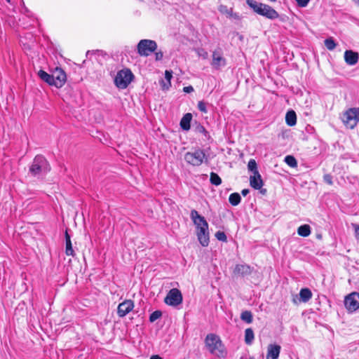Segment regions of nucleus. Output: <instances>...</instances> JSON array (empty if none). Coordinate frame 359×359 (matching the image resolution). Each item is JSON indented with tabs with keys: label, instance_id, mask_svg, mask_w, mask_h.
<instances>
[{
	"label": "nucleus",
	"instance_id": "nucleus-46",
	"mask_svg": "<svg viewBox=\"0 0 359 359\" xmlns=\"http://www.w3.org/2000/svg\"><path fill=\"white\" fill-rule=\"evenodd\" d=\"M354 1H355L357 4H359V0H353Z\"/></svg>",
	"mask_w": 359,
	"mask_h": 359
},
{
	"label": "nucleus",
	"instance_id": "nucleus-18",
	"mask_svg": "<svg viewBox=\"0 0 359 359\" xmlns=\"http://www.w3.org/2000/svg\"><path fill=\"white\" fill-rule=\"evenodd\" d=\"M233 273L244 276L251 273V269L247 264H238L236 266Z\"/></svg>",
	"mask_w": 359,
	"mask_h": 359
},
{
	"label": "nucleus",
	"instance_id": "nucleus-28",
	"mask_svg": "<svg viewBox=\"0 0 359 359\" xmlns=\"http://www.w3.org/2000/svg\"><path fill=\"white\" fill-rule=\"evenodd\" d=\"M210 181L212 184L215 186H219L222 184V179L220 177L217 173L213 172L210 173Z\"/></svg>",
	"mask_w": 359,
	"mask_h": 359
},
{
	"label": "nucleus",
	"instance_id": "nucleus-2",
	"mask_svg": "<svg viewBox=\"0 0 359 359\" xmlns=\"http://www.w3.org/2000/svg\"><path fill=\"white\" fill-rule=\"evenodd\" d=\"M205 345L209 351L219 358L226 355V351L219 336L215 334H209L205 337Z\"/></svg>",
	"mask_w": 359,
	"mask_h": 359
},
{
	"label": "nucleus",
	"instance_id": "nucleus-37",
	"mask_svg": "<svg viewBox=\"0 0 359 359\" xmlns=\"http://www.w3.org/2000/svg\"><path fill=\"white\" fill-rule=\"evenodd\" d=\"M198 109L201 111H202L203 113H206L207 112L206 103L204 102L203 101H199L198 103Z\"/></svg>",
	"mask_w": 359,
	"mask_h": 359
},
{
	"label": "nucleus",
	"instance_id": "nucleus-49",
	"mask_svg": "<svg viewBox=\"0 0 359 359\" xmlns=\"http://www.w3.org/2000/svg\"><path fill=\"white\" fill-rule=\"evenodd\" d=\"M318 238H321V236H320V235L318 236Z\"/></svg>",
	"mask_w": 359,
	"mask_h": 359
},
{
	"label": "nucleus",
	"instance_id": "nucleus-32",
	"mask_svg": "<svg viewBox=\"0 0 359 359\" xmlns=\"http://www.w3.org/2000/svg\"><path fill=\"white\" fill-rule=\"evenodd\" d=\"M248 168L250 171H251L252 173H256V171H258L257 170V165L254 159H250L248 164Z\"/></svg>",
	"mask_w": 359,
	"mask_h": 359
},
{
	"label": "nucleus",
	"instance_id": "nucleus-48",
	"mask_svg": "<svg viewBox=\"0 0 359 359\" xmlns=\"http://www.w3.org/2000/svg\"><path fill=\"white\" fill-rule=\"evenodd\" d=\"M248 359H255L254 357H249Z\"/></svg>",
	"mask_w": 359,
	"mask_h": 359
},
{
	"label": "nucleus",
	"instance_id": "nucleus-24",
	"mask_svg": "<svg viewBox=\"0 0 359 359\" xmlns=\"http://www.w3.org/2000/svg\"><path fill=\"white\" fill-rule=\"evenodd\" d=\"M297 233L303 237H307L311 234V227L308 224L300 226L297 229Z\"/></svg>",
	"mask_w": 359,
	"mask_h": 359
},
{
	"label": "nucleus",
	"instance_id": "nucleus-39",
	"mask_svg": "<svg viewBox=\"0 0 359 359\" xmlns=\"http://www.w3.org/2000/svg\"><path fill=\"white\" fill-rule=\"evenodd\" d=\"M295 1H297V4L299 7L303 8V7H306L308 5L310 0H295Z\"/></svg>",
	"mask_w": 359,
	"mask_h": 359
},
{
	"label": "nucleus",
	"instance_id": "nucleus-5",
	"mask_svg": "<svg viewBox=\"0 0 359 359\" xmlns=\"http://www.w3.org/2000/svg\"><path fill=\"white\" fill-rule=\"evenodd\" d=\"M133 78L134 76L129 69H123L118 72L114 82L118 88L125 89L131 83Z\"/></svg>",
	"mask_w": 359,
	"mask_h": 359
},
{
	"label": "nucleus",
	"instance_id": "nucleus-36",
	"mask_svg": "<svg viewBox=\"0 0 359 359\" xmlns=\"http://www.w3.org/2000/svg\"><path fill=\"white\" fill-rule=\"evenodd\" d=\"M197 54L199 57H202L203 59H207L208 57V53L207 51L202 48H198L197 50Z\"/></svg>",
	"mask_w": 359,
	"mask_h": 359
},
{
	"label": "nucleus",
	"instance_id": "nucleus-9",
	"mask_svg": "<svg viewBox=\"0 0 359 359\" xmlns=\"http://www.w3.org/2000/svg\"><path fill=\"white\" fill-rule=\"evenodd\" d=\"M66 80L67 76L65 72L61 68L56 67L53 72L52 86L58 88H61L65 85Z\"/></svg>",
	"mask_w": 359,
	"mask_h": 359
},
{
	"label": "nucleus",
	"instance_id": "nucleus-43",
	"mask_svg": "<svg viewBox=\"0 0 359 359\" xmlns=\"http://www.w3.org/2000/svg\"><path fill=\"white\" fill-rule=\"evenodd\" d=\"M194 90V88L192 86H187V87H184V91L185 93H189L191 92H192Z\"/></svg>",
	"mask_w": 359,
	"mask_h": 359
},
{
	"label": "nucleus",
	"instance_id": "nucleus-10",
	"mask_svg": "<svg viewBox=\"0 0 359 359\" xmlns=\"http://www.w3.org/2000/svg\"><path fill=\"white\" fill-rule=\"evenodd\" d=\"M346 308L349 311H355L359 308V293L353 292L348 295L344 300Z\"/></svg>",
	"mask_w": 359,
	"mask_h": 359
},
{
	"label": "nucleus",
	"instance_id": "nucleus-14",
	"mask_svg": "<svg viewBox=\"0 0 359 359\" xmlns=\"http://www.w3.org/2000/svg\"><path fill=\"white\" fill-rule=\"evenodd\" d=\"M252 174L253 175L250 177V186L255 189H260L263 186V181L261 175L258 171H256V173Z\"/></svg>",
	"mask_w": 359,
	"mask_h": 359
},
{
	"label": "nucleus",
	"instance_id": "nucleus-19",
	"mask_svg": "<svg viewBox=\"0 0 359 359\" xmlns=\"http://www.w3.org/2000/svg\"><path fill=\"white\" fill-rule=\"evenodd\" d=\"M192 119V115L190 113L186 114L180 121V127L184 130H189L190 129V123Z\"/></svg>",
	"mask_w": 359,
	"mask_h": 359
},
{
	"label": "nucleus",
	"instance_id": "nucleus-8",
	"mask_svg": "<svg viewBox=\"0 0 359 359\" xmlns=\"http://www.w3.org/2000/svg\"><path fill=\"white\" fill-rule=\"evenodd\" d=\"M182 299L181 292L177 288H172L167 294L164 302L169 306H177L182 304Z\"/></svg>",
	"mask_w": 359,
	"mask_h": 359
},
{
	"label": "nucleus",
	"instance_id": "nucleus-29",
	"mask_svg": "<svg viewBox=\"0 0 359 359\" xmlns=\"http://www.w3.org/2000/svg\"><path fill=\"white\" fill-rule=\"evenodd\" d=\"M241 318L242 320L248 323H251L252 322V315L250 311H245L242 312L241 315Z\"/></svg>",
	"mask_w": 359,
	"mask_h": 359
},
{
	"label": "nucleus",
	"instance_id": "nucleus-40",
	"mask_svg": "<svg viewBox=\"0 0 359 359\" xmlns=\"http://www.w3.org/2000/svg\"><path fill=\"white\" fill-rule=\"evenodd\" d=\"M196 131L199 133H203L205 135H206V134L208 133L205 128L201 125H198L196 128Z\"/></svg>",
	"mask_w": 359,
	"mask_h": 359
},
{
	"label": "nucleus",
	"instance_id": "nucleus-50",
	"mask_svg": "<svg viewBox=\"0 0 359 359\" xmlns=\"http://www.w3.org/2000/svg\"><path fill=\"white\" fill-rule=\"evenodd\" d=\"M6 1H7V2H8V3L11 1V0H6Z\"/></svg>",
	"mask_w": 359,
	"mask_h": 359
},
{
	"label": "nucleus",
	"instance_id": "nucleus-13",
	"mask_svg": "<svg viewBox=\"0 0 359 359\" xmlns=\"http://www.w3.org/2000/svg\"><path fill=\"white\" fill-rule=\"evenodd\" d=\"M281 347L278 344H269L267 348L266 359H278Z\"/></svg>",
	"mask_w": 359,
	"mask_h": 359
},
{
	"label": "nucleus",
	"instance_id": "nucleus-3",
	"mask_svg": "<svg viewBox=\"0 0 359 359\" xmlns=\"http://www.w3.org/2000/svg\"><path fill=\"white\" fill-rule=\"evenodd\" d=\"M50 170L47 160L41 155H37L29 167V172L33 176H40L47 173Z\"/></svg>",
	"mask_w": 359,
	"mask_h": 359
},
{
	"label": "nucleus",
	"instance_id": "nucleus-35",
	"mask_svg": "<svg viewBox=\"0 0 359 359\" xmlns=\"http://www.w3.org/2000/svg\"><path fill=\"white\" fill-rule=\"evenodd\" d=\"M215 237L220 241L226 242L227 240L226 236L223 231H217L215 233Z\"/></svg>",
	"mask_w": 359,
	"mask_h": 359
},
{
	"label": "nucleus",
	"instance_id": "nucleus-27",
	"mask_svg": "<svg viewBox=\"0 0 359 359\" xmlns=\"http://www.w3.org/2000/svg\"><path fill=\"white\" fill-rule=\"evenodd\" d=\"M241 200V196L238 193H233L230 194L229 198V203L233 206L238 205L240 203Z\"/></svg>",
	"mask_w": 359,
	"mask_h": 359
},
{
	"label": "nucleus",
	"instance_id": "nucleus-26",
	"mask_svg": "<svg viewBox=\"0 0 359 359\" xmlns=\"http://www.w3.org/2000/svg\"><path fill=\"white\" fill-rule=\"evenodd\" d=\"M172 77V72L166 70L165 72V79L167 81V84H164V81H161V86L163 89H168L171 86L170 80Z\"/></svg>",
	"mask_w": 359,
	"mask_h": 359
},
{
	"label": "nucleus",
	"instance_id": "nucleus-30",
	"mask_svg": "<svg viewBox=\"0 0 359 359\" xmlns=\"http://www.w3.org/2000/svg\"><path fill=\"white\" fill-rule=\"evenodd\" d=\"M285 162L290 167L295 168L297 165V162L295 158L292 156H287L285 158Z\"/></svg>",
	"mask_w": 359,
	"mask_h": 359
},
{
	"label": "nucleus",
	"instance_id": "nucleus-1",
	"mask_svg": "<svg viewBox=\"0 0 359 359\" xmlns=\"http://www.w3.org/2000/svg\"><path fill=\"white\" fill-rule=\"evenodd\" d=\"M247 4L257 14L268 19L274 20L279 17L278 12L271 6L255 0H247Z\"/></svg>",
	"mask_w": 359,
	"mask_h": 359
},
{
	"label": "nucleus",
	"instance_id": "nucleus-23",
	"mask_svg": "<svg viewBox=\"0 0 359 359\" xmlns=\"http://www.w3.org/2000/svg\"><path fill=\"white\" fill-rule=\"evenodd\" d=\"M38 76L39 78L43 81L46 82L50 86H52L53 82V74H49L43 70H39L38 72Z\"/></svg>",
	"mask_w": 359,
	"mask_h": 359
},
{
	"label": "nucleus",
	"instance_id": "nucleus-6",
	"mask_svg": "<svg viewBox=\"0 0 359 359\" xmlns=\"http://www.w3.org/2000/svg\"><path fill=\"white\" fill-rule=\"evenodd\" d=\"M342 121L347 128L353 129L359 121V108L347 110L343 115Z\"/></svg>",
	"mask_w": 359,
	"mask_h": 359
},
{
	"label": "nucleus",
	"instance_id": "nucleus-33",
	"mask_svg": "<svg viewBox=\"0 0 359 359\" xmlns=\"http://www.w3.org/2000/svg\"><path fill=\"white\" fill-rule=\"evenodd\" d=\"M162 316V313L160 311H154L149 316L150 322L153 323L160 318Z\"/></svg>",
	"mask_w": 359,
	"mask_h": 359
},
{
	"label": "nucleus",
	"instance_id": "nucleus-11",
	"mask_svg": "<svg viewBox=\"0 0 359 359\" xmlns=\"http://www.w3.org/2000/svg\"><path fill=\"white\" fill-rule=\"evenodd\" d=\"M191 219H192L197 231L201 229H208V224L204 217L200 215L196 210H192L190 213Z\"/></svg>",
	"mask_w": 359,
	"mask_h": 359
},
{
	"label": "nucleus",
	"instance_id": "nucleus-44",
	"mask_svg": "<svg viewBox=\"0 0 359 359\" xmlns=\"http://www.w3.org/2000/svg\"><path fill=\"white\" fill-rule=\"evenodd\" d=\"M249 192H250L249 189H245L242 190L241 194H243V196H247V194H249Z\"/></svg>",
	"mask_w": 359,
	"mask_h": 359
},
{
	"label": "nucleus",
	"instance_id": "nucleus-7",
	"mask_svg": "<svg viewBox=\"0 0 359 359\" xmlns=\"http://www.w3.org/2000/svg\"><path fill=\"white\" fill-rule=\"evenodd\" d=\"M156 48V43L149 39H142L137 44L138 53L142 56H148L150 53L155 51Z\"/></svg>",
	"mask_w": 359,
	"mask_h": 359
},
{
	"label": "nucleus",
	"instance_id": "nucleus-21",
	"mask_svg": "<svg viewBox=\"0 0 359 359\" xmlns=\"http://www.w3.org/2000/svg\"><path fill=\"white\" fill-rule=\"evenodd\" d=\"M312 297V292L309 288H302L299 292V301L309 302Z\"/></svg>",
	"mask_w": 359,
	"mask_h": 359
},
{
	"label": "nucleus",
	"instance_id": "nucleus-38",
	"mask_svg": "<svg viewBox=\"0 0 359 359\" xmlns=\"http://www.w3.org/2000/svg\"><path fill=\"white\" fill-rule=\"evenodd\" d=\"M351 226L354 229L355 238L359 240V224L353 223Z\"/></svg>",
	"mask_w": 359,
	"mask_h": 359
},
{
	"label": "nucleus",
	"instance_id": "nucleus-47",
	"mask_svg": "<svg viewBox=\"0 0 359 359\" xmlns=\"http://www.w3.org/2000/svg\"><path fill=\"white\" fill-rule=\"evenodd\" d=\"M293 302L297 304V302H296V299H293Z\"/></svg>",
	"mask_w": 359,
	"mask_h": 359
},
{
	"label": "nucleus",
	"instance_id": "nucleus-25",
	"mask_svg": "<svg viewBox=\"0 0 359 359\" xmlns=\"http://www.w3.org/2000/svg\"><path fill=\"white\" fill-rule=\"evenodd\" d=\"M255 339L254 332L252 328H247L245 330V342L248 345L252 344Z\"/></svg>",
	"mask_w": 359,
	"mask_h": 359
},
{
	"label": "nucleus",
	"instance_id": "nucleus-42",
	"mask_svg": "<svg viewBox=\"0 0 359 359\" xmlns=\"http://www.w3.org/2000/svg\"><path fill=\"white\" fill-rule=\"evenodd\" d=\"M155 56H156V60H161L163 58V53L157 52V53H156Z\"/></svg>",
	"mask_w": 359,
	"mask_h": 359
},
{
	"label": "nucleus",
	"instance_id": "nucleus-45",
	"mask_svg": "<svg viewBox=\"0 0 359 359\" xmlns=\"http://www.w3.org/2000/svg\"><path fill=\"white\" fill-rule=\"evenodd\" d=\"M150 359H162L160 356L157 355H152Z\"/></svg>",
	"mask_w": 359,
	"mask_h": 359
},
{
	"label": "nucleus",
	"instance_id": "nucleus-22",
	"mask_svg": "<svg viewBox=\"0 0 359 359\" xmlns=\"http://www.w3.org/2000/svg\"><path fill=\"white\" fill-rule=\"evenodd\" d=\"M286 123L290 126H293L297 123V116L294 111L291 110L287 112L285 116Z\"/></svg>",
	"mask_w": 359,
	"mask_h": 359
},
{
	"label": "nucleus",
	"instance_id": "nucleus-15",
	"mask_svg": "<svg viewBox=\"0 0 359 359\" xmlns=\"http://www.w3.org/2000/svg\"><path fill=\"white\" fill-rule=\"evenodd\" d=\"M211 65L215 69H219L226 65L225 59L217 51L212 53V61Z\"/></svg>",
	"mask_w": 359,
	"mask_h": 359
},
{
	"label": "nucleus",
	"instance_id": "nucleus-31",
	"mask_svg": "<svg viewBox=\"0 0 359 359\" xmlns=\"http://www.w3.org/2000/svg\"><path fill=\"white\" fill-rule=\"evenodd\" d=\"M325 46L328 50H332L335 48L337 44L332 38H328L325 40Z\"/></svg>",
	"mask_w": 359,
	"mask_h": 359
},
{
	"label": "nucleus",
	"instance_id": "nucleus-4",
	"mask_svg": "<svg viewBox=\"0 0 359 359\" xmlns=\"http://www.w3.org/2000/svg\"><path fill=\"white\" fill-rule=\"evenodd\" d=\"M185 161L194 166H199L203 163H208V157L203 149H198L184 155Z\"/></svg>",
	"mask_w": 359,
	"mask_h": 359
},
{
	"label": "nucleus",
	"instance_id": "nucleus-17",
	"mask_svg": "<svg viewBox=\"0 0 359 359\" xmlns=\"http://www.w3.org/2000/svg\"><path fill=\"white\" fill-rule=\"evenodd\" d=\"M198 240L200 243L205 247L209 244V232L208 229H201L196 231Z\"/></svg>",
	"mask_w": 359,
	"mask_h": 359
},
{
	"label": "nucleus",
	"instance_id": "nucleus-41",
	"mask_svg": "<svg viewBox=\"0 0 359 359\" xmlns=\"http://www.w3.org/2000/svg\"><path fill=\"white\" fill-rule=\"evenodd\" d=\"M324 181L328 184H332V178L330 175H325L324 177Z\"/></svg>",
	"mask_w": 359,
	"mask_h": 359
},
{
	"label": "nucleus",
	"instance_id": "nucleus-34",
	"mask_svg": "<svg viewBox=\"0 0 359 359\" xmlns=\"http://www.w3.org/2000/svg\"><path fill=\"white\" fill-rule=\"evenodd\" d=\"M219 11L220 13H222L223 14H226L229 15H231V14H232V9L231 8L229 9L227 8V6H226L221 5L219 7Z\"/></svg>",
	"mask_w": 359,
	"mask_h": 359
},
{
	"label": "nucleus",
	"instance_id": "nucleus-12",
	"mask_svg": "<svg viewBox=\"0 0 359 359\" xmlns=\"http://www.w3.org/2000/svg\"><path fill=\"white\" fill-rule=\"evenodd\" d=\"M134 308V303L132 300H125L120 303L117 308V314L123 318L130 313Z\"/></svg>",
	"mask_w": 359,
	"mask_h": 359
},
{
	"label": "nucleus",
	"instance_id": "nucleus-16",
	"mask_svg": "<svg viewBox=\"0 0 359 359\" xmlns=\"http://www.w3.org/2000/svg\"><path fill=\"white\" fill-rule=\"evenodd\" d=\"M359 55L356 52L353 50H346L344 53V60L349 65H354L358 61Z\"/></svg>",
	"mask_w": 359,
	"mask_h": 359
},
{
	"label": "nucleus",
	"instance_id": "nucleus-20",
	"mask_svg": "<svg viewBox=\"0 0 359 359\" xmlns=\"http://www.w3.org/2000/svg\"><path fill=\"white\" fill-rule=\"evenodd\" d=\"M65 242H66V248H65V253L67 256H74V251L72 248V245L71 242L70 236L69 235L67 231L65 232Z\"/></svg>",
	"mask_w": 359,
	"mask_h": 359
}]
</instances>
